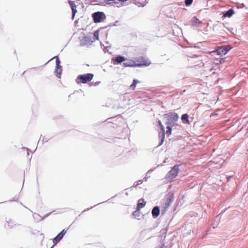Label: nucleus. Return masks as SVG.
Instances as JSON below:
<instances>
[{
    "instance_id": "nucleus-28",
    "label": "nucleus",
    "mask_w": 248,
    "mask_h": 248,
    "mask_svg": "<svg viewBox=\"0 0 248 248\" xmlns=\"http://www.w3.org/2000/svg\"><path fill=\"white\" fill-rule=\"evenodd\" d=\"M104 51L106 52L107 51H108V46H106L104 48Z\"/></svg>"
},
{
    "instance_id": "nucleus-32",
    "label": "nucleus",
    "mask_w": 248,
    "mask_h": 248,
    "mask_svg": "<svg viewBox=\"0 0 248 248\" xmlns=\"http://www.w3.org/2000/svg\"><path fill=\"white\" fill-rule=\"evenodd\" d=\"M98 83H99V82H98V83H96L95 84L97 85L98 84Z\"/></svg>"
},
{
    "instance_id": "nucleus-2",
    "label": "nucleus",
    "mask_w": 248,
    "mask_h": 248,
    "mask_svg": "<svg viewBox=\"0 0 248 248\" xmlns=\"http://www.w3.org/2000/svg\"><path fill=\"white\" fill-rule=\"evenodd\" d=\"M164 118L166 119V124L173 126L178 120V115L176 113H168L165 114Z\"/></svg>"
},
{
    "instance_id": "nucleus-21",
    "label": "nucleus",
    "mask_w": 248,
    "mask_h": 248,
    "mask_svg": "<svg viewBox=\"0 0 248 248\" xmlns=\"http://www.w3.org/2000/svg\"><path fill=\"white\" fill-rule=\"evenodd\" d=\"M181 119L183 121H185L186 124H189L188 120V115L187 114H184L182 116Z\"/></svg>"
},
{
    "instance_id": "nucleus-26",
    "label": "nucleus",
    "mask_w": 248,
    "mask_h": 248,
    "mask_svg": "<svg viewBox=\"0 0 248 248\" xmlns=\"http://www.w3.org/2000/svg\"><path fill=\"white\" fill-rule=\"evenodd\" d=\"M93 35H94V37L95 38L96 40H98L99 39V31H94V32L93 33Z\"/></svg>"
},
{
    "instance_id": "nucleus-5",
    "label": "nucleus",
    "mask_w": 248,
    "mask_h": 248,
    "mask_svg": "<svg viewBox=\"0 0 248 248\" xmlns=\"http://www.w3.org/2000/svg\"><path fill=\"white\" fill-rule=\"evenodd\" d=\"M179 165H175L166 175L167 179L170 181L175 178L178 173Z\"/></svg>"
},
{
    "instance_id": "nucleus-34",
    "label": "nucleus",
    "mask_w": 248,
    "mask_h": 248,
    "mask_svg": "<svg viewBox=\"0 0 248 248\" xmlns=\"http://www.w3.org/2000/svg\"><path fill=\"white\" fill-rule=\"evenodd\" d=\"M53 248V247H52L51 248Z\"/></svg>"
},
{
    "instance_id": "nucleus-9",
    "label": "nucleus",
    "mask_w": 248,
    "mask_h": 248,
    "mask_svg": "<svg viewBox=\"0 0 248 248\" xmlns=\"http://www.w3.org/2000/svg\"><path fill=\"white\" fill-rule=\"evenodd\" d=\"M103 14V13L101 12H97L93 13L92 15V17L94 22L95 23L100 22Z\"/></svg>"
},
{
    "instance_id": "nucleus-17",
    "label": "nucleus",
    "mask_w": 248,
    "mask_h": 248,
    "mask_svg": "<svg viewBox=\"0 0 248 248\" xmlns=\"http://www.w3.org/2000/svg\"><path fill=\"white\" fill-rule=\"evenodd\" d=\"M146 202L143 201L142 199H140L138 203L137 204V209L140 210V208H143L145 205Z\"/></svg>"
},
{
    "instance_id": "nucleus-3",
    "label": "nucleus",
    "mask_w": 248,
    "mask_h": 248,
    "mask_svg": "<svg viewBox=\"0 0 248 248\" xmlns=\"http://www.w3.org/2000/svg\"><path fill=\"white\" fill-rule=\"evenodd\" d=\"M93 75L91 73L80 75L77 77L76 81L78 83H79V81H80V82L85 84L91 81L93 79Z\"/></svg>"
},
{
    "instance_id": "nucleus-25",
    "label": "nucleus",
    "mask_w": 248,
    "mask_h": 248,
    "mask_svg": "<svg viewBox=\"0 0 248 248\" xmlns=\"http://www.w3.org/2000/svg\"><path fill=\"white\" fill-rule=\"evenodd\" d=\"M142 180H139L137 182H135L133 186L132 187H136L137 186H138V185H140V184H141L142 183Z\"/></svg>"
},
{
    "instance_id": "nucleus-18",
    "label": "nucleus",
    "mask_w": 248,
    "mask_h": 248,
    "mask_svg": "<svg viewBox=\"0 0 248 248\" xmlns=\"http://www.w3.org/2000/svg\"><path fill=\"white\" fill-rule=\"evenodd\" d=\"M234 14V11L232 9H230L228 10L227 12H226L224 14V16L225 17H230L233 14Z\"/></svg>"
},
{
    "instance_id": "nucleus-22",
    "label": "nucleus",
    "mask_w": 248,
    "mask_h": 248,
    "mask_svg": "<svg viewBox=\"0 0 248 248\" xmlns=\"http://www.w3.org/2000/svg\"><path fill=\"white\" fill-rule=\"evenodd\" d=\"M172 126V125H168L167 126V131H166V134L168 135V136H170L171 133V127Z\"/></svg>"
},
{
    "instance_id": "nucleus-29",
    "label": "nucleus",
    "mask_w": 248,
    "mask_h": 248,
    "mask_svg": "<svg viewBox=\"0 0 248 248\" xmlns=\"http://www.w3.org/2000/svg\"><path fill=\"white\" fill-rule=\"evenodd\" d=\"M224 61V60H223V59H221V60H220V63H222Z\"/></svg>"
},
{
    "instance_id": "nucleus-16",
    "label": "nucleus",
    "mask_w": 248,
    "mask_h": 248,
    "mask_svg": "<svg viewBox=\"0 0 248 248\" xmlns=\"http://www.w3.org/2000/svg\"><path fill=\"white\" fill-rule=\"evenodd\" d=\"M159 213L160 210L158 206L154 207L152 211V214L154 218L157 217L159 215Z\"/></svg>"
},
{
    "instance_id": "nucleus-24",
    "label": "nucleus",
    "mask_w": 248,
    "mask_h": 248,
    "mask_svg": "<svg viewBox=\"0 0 248 248\" xmlns=\"http://www.w3.org/2000/svg\"><path fill=\"white\" fill-rule=\"evenodd\" d=\"M104 1L107 4H111L113 3H117L116 0H104Z\"/></svg>"
},
{
    "instance_id": "nucleus-13",
    "label": "nucleus",
    "mask_w": 248,
    "mask_h": 248,
    "mask_svg": "<svg viewBox=\"0 0 248 248\" xmlns=\"http://www.w3.org/2000/svg\"><path fill=\"white\" fill-rule=\"evenodd\" d=\"M133 2L138 7H144L148 2L149 0H132Z\"/></svg>"
},
{
    "instance_id": "nucleus-4",
    "label": "nucleus",
    "mask_w": 248,
    "mask_h": 248,
    "mask_svg": "<svg viewBox=\"0 0 248 248\" xmlns=\"http://www.w3.org/2000/svg\"><path fill=\"white\" fill-rule=\"evenodd\" d=\"M231 48L232 47L229 45L223 46L212 51V53H217V55L223 56L226 54Z\"/></svg>"
},
{
    "instance_id": "nucleus-1",
    "label": "nucleus",
    "mask_w": 248,
    "mask_h": 248,
    "mask_svg": "<svg viewBox=\"0 0 248 248\" xmlns=\"http://www.w3.org/2000/svg\"><path fill=\"white\" fill-rule=\"evenodd\" d=\"M140 63H136L134 61H129L125 58V67H137L140 66H148L151 63V62L148 59H145L143 58L140 59Z\"/></svg>"
},
{
    "instance_id": "nucleus-14",
    "label": "nucleus",
    "mask_w": 248,
    "mask_h": 248,
    "mask_svg": "<svg viewBox=\"0 0 248 248\" xmlns=\"http://www.w3.org/2000/svg\"><path fill=\"white\" fill-rule=\"evenodd\" d=\"M191 25L196 27H199L202 24V22L200 21L198 18H197L196 16H194L192 17L191 20Z\"/></svg>"
},
{
    "instance_id": "nucleus-8",
    "label": "nucleus",
    "mask_w": 248,
    "mask_h": 248,
    "mask_svg": "<svg viewBox=\"0 0 248 248\" xmlns=\"http://www.w3.org/2000/svg\"><path fill=\"white\" fill-rule=\"evenodd\" d=\"M158 123V124L160 126V128L161 129V132H160L158 134V136H159V138L161 139V142L159 144V145L160 146V145H162L164 142L165 133L164 127L163 125H162L161 121L160 120H159Z\"/></svg>"
},
{
    "instance_id": "nucleus-31",
    "label": "nucleus",
    "mask_w": 248,
    "mask_h": 248,
    "mask_svg": "<svg viewBox=\"0 0 248 248\" xmlns=\"http://www.w3.org/2000/svg\"><path fill=\"white\" fill-rule=\"evenodd\" d=\"M98 83H99V82H98V83H96L95 84L97 85L98 84Z\"/></svg>"
},
{
    "instance_id": "nucleus-27",
    "label": "nucleus",
    "mask_w": 248,
    "mask_h": 248,
    "mask_svg": "<svg viewBox=\"0 0 248 248\" xmlns=\"http://www.w3.org/2000/svg\"><path fill=\"white\" fill-rule=\"evenodd\" d=\"M193 0H185V4L186 6H189L193 2Z\"/></svg>"
},
{
    "instance_id": "nucleus-20",
    "label": "nucleus",
    "mask_w": 248,
    "mask_h": 248,
    "mask_svg": "<svg viewBox=\"0 0 248 248\" xmlns=\"http://www.w3.org/2000/svg\"><path fill=\"white\" fill-rule=\"evenodd\" d=\"M141 212L140 210L137 209L133 213V216L135 217V218L140 219V217L141 216Z\"/></svg>"
},
{
    "instance_id": "nucleus-7",
    "label": "nucleus",
    "mask_w": 248,
    "mask_h": 248,
    "mask_svg": "<svg viewBox=\"0 0 248 248\" xmlns=\"http://www.w3.org/2000/svg\"><path fill=\"white\" fill-rule=\"evenodd\" d=\"M171 202L172 200L170 197L166 198L162 205V208H164V210H162V214H164L165 213L166 211L171 205Z\"/></svg>"
},
{
    "instance_id": "nucleus-10",
    "label": "nucleus",
    "mask_w": 248,
    "mask_h": 248,
    "mask_svg": "<svg viewBox=\"0 0 248 248\" xmlns=\"http://www.w3.org/2000/svg\"><path fill=\"white\" fill-rule=\"evenodd\" d=\"M66 232V231L65 230H63L53 239V241L54 245L57 244L62 238Z\"/></svg>"
},
{
    "instance_id": "nucleus-6",
    "label": "nucleus",
    "mask_w": 248,
    "mask_h": 248,
    "mask_svg": "<svg viewBox=\"0 0 248 248\" xmlns=\"http://www.w3.org/2000/svg\"><path fill=\"white\" fill-rule=\"evenodd\" d=\"M53 58L56 59V68L55 73H56V76L58 78H60L62 72V66L60 65L61 62L60 61L57 56H55Z\"/></svg>"
},
{
    "instance_id": "nucleus-30",
    "label": "nucleus",
    "mask_w": 248,
    "mask_h": 248,
    "mask_svg": "<svg viewBox=\"0 0 248 248\" xmlns=\"http://www.w3.org/2000/svg\"><path fill=\"white\" fill-rule=\"evenodd\" d=\"M216 115V114H215V113H212L210 116H214V115Z\"/></svg>"
},
{
    "instance_id": "nucleus-11",
    "label": "nucleus",
    "mask_w": 248,
    "mask_h": 248,
    "mask_svg": "<svg viewBox=\"0 0 248 248\" xmlns=\"http://www.w3.org/2000/svg\"><path fill=\"white\" fill-rule=\"evenodd\" d=\"M93 41L91 40V38L89 36H85L80 40V45L81 46H84L90 44Z\"/></svg>"
},
{
    "instance_id": "nucleus-12",
    "label": "nucleus",
    "mask_w": 248,
    "mask_h": 248,
    "mask_svg": "<svg viewBox=\"0 0 248 248\" xmlns=\"http://www.w3.org/2000/svg\"><path fill=\"white\" fill-rule=\"evenodd\" d=\"M124 61V57L118 56L116 57H113L111 59V62L114 64H120Z\"/></svg>"
},
{
    "instance_id": "nucleus-23",
    "label": "nucleus",
    "mask_w": 248,
    "mask_h": 248,
    "mask_svg": "<svg viewBox=\"0 0 248 248\" xmlns=\"http://www.w3.org/2000/svg\"><path fill=\"white\" fill-rule=\"evenodd\" d=\"M7 225L5 224V227L6 228H12L13 227V222H12V220L11 219H9L8 221H7Z\"/></svg>"
},
{
    "instance_id": "nucleus-19",
    "label": "nucleus",
    "mask_w": 248,
    "mask_h": 248,
    "mask_svg": "<svg viewBox=\"0 0 248 248\" xmlns=\"http://www.w3.org/2000/svg\"><path fill=\"white\" fill-rule=\"evenodd\" d=\"M139 82H140V81L136 79H134L132 83L129 86L130 89H131V90H133V91L134 90L136 87L137 84Z\"/></svg>"
},
{
    "instance_id": "nucleus-15",
    "label": "nucleus",
    "mask_w": 248,
    "mask_h": 248,
    "mask_svg": "<svg viewBox=\"0 0 248 248\" xmlns=\"http://www.w3.org/2000/svg\"><path fill=\"white\" fill-rule=\"evenodd\" d=\"M69 3L72 11V19H73L76 13L77 12L76 10L77 6L74 1L70 0Z\"/></svg>"
},
{
    "instance_id": "nucleus-33",
    "label": "nucleus",
    "mask_w": 248,
    "mask_h": 248,
    "mask_svg": "<svg viewBox=\"0 0 248 248\" xmlns=\"http://www.w3.org/2000/svg\"><path fill=\"white\" fill-rule=\"evenodd\" d=\"M247 130H248V128H247Z\"/></svg>"
}]
</instances>
